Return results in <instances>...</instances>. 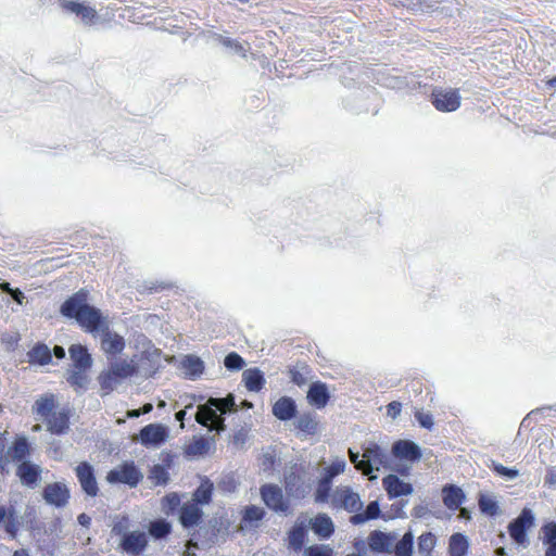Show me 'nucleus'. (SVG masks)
I'll list each match as a JSON object with an SVG mask.
<instances>
[{"label":"nucleus","mask_w":556,"mask_h":556,"mask_svg":"<svg viewBox=\"0 0 556 556\" xmlns=\"http://www.w3.org/2000/svg\"><path fill=\"white\" fill-rule=\"evenodd\" d=\"M260 495L264 504L273 511L288 516L290 502L285 497L281 488L274 483H265L260 488Z\"/></svg>","instance_id":"obj_5"},{"label":"nucleus","mask_w":556,"mask_h":556,"mask_svg":"<svg viewBox=\"0 0 556 556\" xmlns=\"http://www.w3.org/2000/svg\"><path fill=\"white\" fill-rule=\"evenodd\" d=\"M244 387L251 392H260L265 386V377L261 369L254 367L242 372Z\"/></svg>","instance_id":"obj_29"},{"label":"nucleus","mask_w":556,"mask_h":556,"mask_svg":"<svg viewBox=\"0 0 556 556\" xmlns=\"http://www.w3.org/2000/svg\"><path fill=\"white\" fill-rule=\"evenodd\" d=\"M271 413L278 420L289 421L296 417L298 406L292 397L285 395L274 403Z\"/></svg>","instance_id":"obj_21"},{"label":"nucleus","mask_w":556,"mask_h":556,"mask_svg":"<svg viewBox=\"0 0 556 556\" xmlns=\"http://www.w3.org/2000/svg\"><path fill=\"white\" fill-rule=\"evenodd\" d=\"M307 525L320 540H328L334 533V523L325 513H319L311 518Z\"/></svg>","instance_id":"obj_20"},{"label":"nucleus","mask_w":556,"mask_h":556,"mask_svg":"<svg viewBox=\"0 0 556 556\" xmlns=\"http://www.w3.org/2000/svg\"><path fill=\"white\" fill-rule=\"evenodd\" d=\"M332 481L329 480L328 477L321 476L318 480L316 491H315V502L316 503H326L330 496Z\"/></svg>","instance_id":"obj_44"},{"label":"nucleus","mask_w":556,"mask_h":556,"mask_svg":"<svg viewBox=\"0 0 556 556\" xmlns=\"http://www.w3.org/2000/svg\"><path fill=\"white\" fill-rule=\"evenodd\" d=\"M469 551V540L460 532H456L450 536L448 554L450 556H467Z\"/></svg>","instance_id":"obj_31"},{"label":"nucleus","mask_w":556,"mask_h":556,"mask_svg":"<svg viewBox=\"0 0 556 556\" xmlns=\"http://www.w3.org/2000/svg\"><path fill=\"white\" fill-rule=\"evenodd\" d=\"M148 546V538L143 531H131L119 541V548L128 555L138 556Z\"/></svg>","instance_id":"obj_11"},{"label":"nucleus","mask_w":556,"mask_h":556,"mask_svg":"<svg viewBox=\"0 0 556 556\" xmlns=\"http://www.w3.org/2000/svg\"><path fill=\"white\" fill-rule=\"evenodd\" d=\"M265 517V510L255 505H249L244 509L243 519L248 522H257Z\"/></svg>","instance_id":"obj_56"},{"label":"nucleus","mask_w":556,"mask_h":556,"mask_svg":"<svg viewBox=\"0 0 556 556\" xmlns=\"http://www.w3.org/2000/svg\"><path fill=\"white\" fill-rule=\"evenodd\" d=\"M415 418L420 425V427L425 429L431 430L434 425L433 417L430 413H424L418 410L415 413Z\"/></svg>","instance_id":"obj_60"},{"label":"nucleus","mask_w":556,"mask_h":556,"mask_svg":"<svg viewBox=\"0 0 556 556\" xmlns=\"http://www.w3.org/2000/svg\"><path fill=\"white\" fill-rule=\"evenodd\" d=\"M54 408H55V400H54V396L52 394H50V395L40 396L39 399H37L33 406V412L36 415H38L40 417V419H42V421H43L47 418H49L51 415L56 413L54 410Z\"/></svg>","instance_id":"obj_32"},{"label":"nucleus","mask_w":556,"mask_h":556,"mask_svg":"<svg viewBox=\"0 0 556 556\" xmlns=\"http://www.w3.org/2000/svg\"><path fill=\"white\" fill-rule=\"evenodd\" d=\"M74 369L89 370L92 366V357L83 344H72L68 349Z\"/></svg>","instance_id":"obj_26"},{"label":"nucleus","mask_w":556,"mask_h":556,"mask_svg":"<svg viewBox=\"0 0 556 556\" xmlns=\"http://www.w3.org/2000/svg\"><path fill=\"white\" fill-rule=\"evenodd\" d=\"M492 471H494L498 477H502L503 479L507 481L515 480L519 476V470L516 468L505 467L504 465L491 460L490 465L488 466Z\"/></svg>","instance_id":"obj_45"},{"label":"nucleus","mask_w":556,"mask_h":556,"mask_svg":"<svg viewBox=\"0 0 556 556\" xmlns=\"http://www.w3.org/2000/svg\"><path fill=\"white\" fill-rule=\"evenodd\" d=\"M155 485H166L169 481V473L165 466L154 465L148 477Z\"/></svg>","instance_id":"obj_46"},{"label":"nucleus","mask_w":556,"mask_h":556,"mask_svg":"<svg viewBox=\"0 0 556 556\" xmlns=\"http://www.w3.org/2000/svg\"><path fill=\"white\" fill-rule=\"evenodd\" d=\"M317 426L315 414L311 412L300 415L295 421V427L306 434H315Z\"/></svg>","instance_id":"obj_37"},{"label":"nucleus","mask_w":556,"mask_h":556,"mask_svg":"<svg viewBox=\"0 0 556 556\" xmlns=\"http://www.w3.org/2000/svg\"><path fill=\"white\" fill-rule=\"evenodd\" d=\"M181 367L190 379L200 377L204 370V362L195 355H186L181 361Z\"/></svg>","instance_id":"obj_33"},{"label":"nucleus","mask_w":556,"mask_h":556,"mask_svg":"<svg viewBox=\"0 0 556 556\" xmlns=\"http://www.w3.org/2000/svg\"><path fill=\"white\" fill-rule=\"evenodd\" d=\"M395 540L394 533L374 530L367 538L368 547L372 553L390 554Z\"/></svg>","instance_id":"obj_15"},{"label":"nucleus","mask_w":556,"mask_h":556,"mask_svg":"<svg viewBox=\"0 0 556 556\" xmlns=\"http://www.w3.org/2000/svg\"><path fill=\"white\" fill-rule=\"evenodd\" d=\"M465 498L464 491L455 484H446L442 489L443 503L451 510H457Z\"/></svg>","instance_id":"obj_27"},{"label":"nucleus","mask_w":556,"mask_h":556,"mask_svg":"<svg viewBox=\"0 0 556 556\" xmlns=\"http://www.w3.org/2000/svg\"><path fill=\"white\" fill-rule=\"evenodd\" d=\"M543 544L551 545L556 543V522L551 521L542 527Z\"/></svg>","instance_id":"obj_58"},{"label":"nucleus","mask_w":556,"mask_h":556,"mask_svg":"<svg viewBox=\"0 0 556 556\" xmlns=\"http://www.w3.org/2000/svg\"><path fill=\"white\" fill-rule=\"evenodd\" d=\"M364 475L370 476L375 470L381 467H390V457L388 451L374 441L365 442L362 445Z\"/></svg>","instance_id":"obj_3"},{"label":"nucleus","mask_w":556,"mask_h":556,"mask_svg":"<svg viewBox=\"0 0 556 556\" xmlns=\"http://www.w3.org/2000/svg\"><path fill=\"white\" fill-rule=\"evenodd\" d=\"M245 365L244 358L237 352L228 353L224 358V366L229 371L241 370Z\"/></svg>","instance_id":"obj_48"},{"label":"nucleus","mask_w":556,"mask_h":556,"mask_svg":"<svg viewBox=\"0 0 556 556\" xmlns=\"http://www.w3.org/2000/svg\"><path fill=\"white\" fill-rule=\"evenodd\" d=\"M16 476L22 484L34 486L40 479L41 468L29 460H24L17 466Z\"/></svg>","instance_id":"obj_25"},{"label":"nucleus","mask_w":556,"mask_h":556,"mask_svg":"<svg viewBox=\"0 0 556 556\" xmlns=\"http://www.w3.org/2000/svg\"><path fill=\"white\" fill-rule=\"evenodd\" d=\"M307 533V520L299 517L293 527L288 532L289 547L294 551H301L304 546Z\"/></svg>","instance_id":"obj_23"},{"label":"nucleus","mask_w":556,"mask_h":556,"mask_svg":"<svg viewBox=\"0 0 556 556\" xmlns=\"http://www.w3.org/2000/svg\"><path fill=\"white\" fill-rule=\"evenodd\" d=\"M77 324L93 336L100 334L103 330H108L110 326L101 309L92 305H89Z\"/></svg>","instance_id":"obj_9"},{"label":"nucleus","mask_w":556,"mask_h":556,"mask_svg":"<svg viewBox=\"0 0 556 556\" xmlns=\"http://www.w3.org/2000/svg\"><path fill=\"white\" fill-rule=\"evenodd\" d=\"M298 484H302L300 476L291 473L286 477V490L288 493L299 495Z\"/></svg>","instance_id":"obj_59"},{"label":"nucleus","mask_w":556,"mask_h":556,"mask_svg":"<svg viewBox=\"0 0 556 556\" xmlns=\"http://www.w3.org/2000/svg\"><path fill=\"white\" fill-rule=\"evenodd\" d=\"M98 380L101 389L106 393L113 391L115 387L121 383L119 379L115 377L110 369L108 371L101 372L98 377Z\"/></svg>","instance_id":"obj_49"},{"label":"nucleus","mask_w":556,"mask_h":556,"mask_svg":"<svg viewBox=\"0 0 556 556\" xmlns=\"http://www.w3.org/2000/svg\"><path fill=\"white\" fill-rule=\"evenodd\" d=\"M395 556H412L414 551V535L410 531L404 533L401 540L394 545L392 549Z\"/></svg>","instance_id":"obj_40"},{"label":"nucleus","mask_w":556,"mask_h":556,"mask_svg":"<svg viewBox=\"0 0 556 556\" xmlns=\"http://www.w3.org/2000/svg\"><path fill=\"white\" fill-rule=\"evenodd\" d=\"M333 503L344 508L349 513L357 514L363 508V502L357 493L351 488L345 486L338 490L333 495Z\"/></svg>","instance_id":"obj_16"},{"label":"nucleus","mask_w":556,"mask_h":556,"mask_svg":"<svg viewBox=\"0 0 556 556\" xmlns=\"http://www.w3.org/2000/svg\"><path fill=\"white\" fill-rule=\"evenodd\" d=\"M478 506L480 511L486 516L495 517L500 514L497 502L486 494H479Z\"/></svg>","instance_id":"obj_41"},{"label":"nucleus","mask_w":556,"mask_h":556,"mask_svg":"<svg viewBox=\"0 0 556 556\" xmlns=\"http://www.w3.org/2000/svg\"><path fill=\"white\" fill-rule=\"evenodd\" d=\"M74 471L81 491L89 497H96L99 493V485L94 467L89 462L84 460L74 468Z\"/></svg>","instance_id":"obj_7"},{"label":"nucleus","mask_w":556,"mask_h":556,"mask_svg":"<svg viewBox=\"0 0 556 556\" xmlns=\"http://www.w3.org/2000/svg\"><path fill=\"white\" fill-rule=\"evenodd\" d=\"M42 496L48 504L64 507L68 503L70 491L65 484L54 482L45 486Z\"/></svg>","instance_id":"obj_17"},{"label":"nucleus","mask_w":556,"mask_h":556,"mask_svg":"<svg viewBox=\"0 0 556 556\" xmlns=\"http://www.w3.org/2000/svg\"><path fill=\"white\" fill-rule=\"evenodd\" d=\"M346 463L343 459H336L333 460L324 472V477H328L329 480H333L334 477L342 473L345 469Z\"/></svg>","instance_id":"obj_57"},{"label":"nucleus","mask_w":556,"mask_h":556,"mask_svg":"<svg viewBox=\"0 0 556 556\" xmlns=\"http://www.w3.org/2000/svg\"><path fill=\"white\" fill-rule=\"evenodd\" d=\"M535 517L530 508H523L517 518L508 525L511 540L523 547L529 545L528 530L534 526Z\"/></svg>","instance_id":"obj_4"},{"label":"nucleus","mask_w":556,"mask_h":556,"mask_svg":"<svg viewBox=\"0 0 556 556\" xmlns=\"http://www.w3.org/2000/svg\"><path fill=\"white\" fill-rule=\"evenodd\" d=\"M168 437L169 429L162 424H149L139 431V442L146 447H160Z\"/></svg>","instance_id":"obj_8"},{"label":"nucleus","mask_w":556,"mask_h":556,"mask_svg":"<svg viewBox=\"0 0 556 556\" xmlns=\"http://www.w3.org/2000/svg\"><path fill=\"white\" fill-rule=\"evenodd\" d=\"M88 298L89 291L86 289H79L62 303L60 307V314L63 317L78 321L80 316L84 315L85 311L90 305L88 303Z\"/></svg>","instance_id":"obj_6"},{"label":"nucleus","mask_w":556,"mask_h":556,"mask_svg":"<svg viewBox=\"0 0 556 556\" xmlns=\"http://www.w3.org/2000/svg\"><path fill=\"white\" fill-rule=\"evenodd\" d=\"M70 410L62 408L43 420L47 431L54 435H64L70 431Z\"/></svg>","instance_id":"obj_19"},{"label":"nucleus","mask_w":556,"mask_h":556,"mask_svg":"<svg viewBox=\"0 0 556 556\" xmlns=\"http://www.w3.org/2000/svg\"><path fill=\"white\" fill-rule=\"evenodd\" d=\"M349 453V457H350V462L355 466V468L359 471H362L364 473V468H363V462H364V457H363V454L361 455L359 452L357 451H354L353 448H349L348 451Z\"/></svg>","instance_id":"obj_61"},{"label":"nucleus","mask_w":556,"mask_h":556,"mask_svg":"<svg viewBox=\"0 0 556 556\" xmlns=\"http://www.w3.org/2000/svg\"><path fill=\"white\" fill-rule=\"evenodd\" d=\"M172 532V525L166 519H156L150 523L149 533L155 540L166 539Z\"/></svg>","instance_id":"obj_39"},{"label":"nucleus","mask_w":556,"mask_h":556,"mask_svg":"<svg viewBox=\"0 0 556 556\" xmlns=\"http://www.w3.org/2000/svg\"><path fill=\"white\" fill-rule=\"evenodd\" d=\"M213 490V483L206 478L194 490L190 502L197 503L198 506L207 505L212 501Z\"/></svg>","instance_id":"obj_35"},{"label":"nucleus","mask_w":556,"mask_h":556,"mask_svg":"<svg viewBox=\"0 0 556 556\" xmlns=\"http://www.w3.org/2000/svg\"><path fill=\"white\" fill-rule=\"evenodd\" d=\"M208 448V442L204 438H199L187 446L186 453L191 456H199L206 454Z\"/></svg>","instance_id":"obj_52"},{"label":"nucleus","mask_w":556,"mask_h":556,"mask_svg":"<svg viewBox=\"0 0 556 556\" xmlns=\"http://www.w3.org/2000/svg\"><path fill=\"white\" fill-rule=\"evenodd\" d=\"M30 453V446L26 438L21 437L17 438L13 444L9 447L7 451V460L4 462V465L9 463V459L16 460V462H24L26 460V457Z\"/></svg>","instance_id":"obj_28"},{"label":"nucleus","mask_w":556,"mask_h":556,"mask_svg":"<svg viewBox=\"0 0 556 556\" xmlns=\"http://www.w3.org/2000/svg\"><path fill=\"white\" fill-rule=\"evenodd\" d=\"M105 479L110 484H125L134 489L142 481L143 473L134 460H125L108 471Z\"/></svg>","instance_id":"obj_2"},{"label":"nucleus","mask_w":556,"mask_h":556,"mask_svg":"<svg viewBox=\"0 0 556 556\" xmlns=\"http://www.w3.org/2000/svg\"><path fill=\"white\" fill-rule=\"evenodd\" d=\"M381 517V509L378 501H371L366 506L365 510H359L350 518V522L354 526L363 525L369 520H375Z\"/></svg>","instance_id":"obj_30"},{"label":"nucleus","mask_w":556,"mask_h":556,"mask_svg":"<svg viewBox=\"0 0 556 556\" xmlns=\"http://www.w3.org/2000/svg\"><path fill=\"white\" fill-rule=\"evenodd\" d=\"M87 371L88 370H79V369L70 370L67 374L66 380L72 387H74L76 389L85 390V389H87L88 383H89V378L86 374Z\"/></svg>","instance_id":"obj_43"},{"label":"nucleus","mask_w":556,"mask_h":556,"mask_svg":"<svg viewBox=\"0 0 556 556\" xmlns=\"http://www.w3.org/2000/svg\"><path fill=\"white\" fill-rule=\"evenodd\" d=\"M382 486L390 500L406 496L413 493V485L403 481L396 475L390 473L382 478Z\"/></svg>","instance_id":"obj_18"},{"label":"nucleus","mask_w":556,"mask_h":556,"mask_svg":"<svg viewBox=\"0 0 556 556\" xmlns=\"http://www.w3.org/2000/svg\"><path fill=\"white\" fill-rule=\"evenodd\" d=\"M545 484L549 486H556V470L555 469H548L545 478H544Z\"/></svg>","instance_id":"obj_64"},{"label":"nucleus","mask_w":556,"mask_h":556,"mask_svg":"<svg viewBox=\"0 0 556 556\" xmlns=\"http://www.w3.org/2000/svg\"><path fill=\"white\" fill-rule=\"evenodd\" d=\"M4 530L11 536L15 538L18 530V519L16 511L13 507L9 508L8 517L4 519Z\"/></svg>","instance_id":"obj_51"},{"label":"nucleus","mask_w":556,"mask_h":556,"mask_svg":"<svg viewBox=\"0 0 556 556\" xmlns=\"http://www.w3.org/2000/svg\"><path fill=\"white\" fill-rule=\"evenodd\" d=\"M100 336L101 348L106 354L116 355L122 353L125 349L124 338L116 332H112L110 326L108 330H103Z\"/></svg>","instance_id":"obj_24"},{"label":"nucleus","mask_w":556,"mask_h":556,"mask_svg":"<svg viewBox=\"0 0 556 556\" xmlns=\"http://www.w3.org/2000/svg\"><path fill=\"white\" fill-rule=\"evenodd\" d=\"M180 497L177 493H169L162 500V508L166 515H170L180 508Z\"/></svg>","instance_id":"obj_50"},{"label":"nucleus","mask_w":556,"mask_h":556,"mask_svg":"<svg viewBox=\"0 0 556 556\" xmlns=\"http://www.w3.org/2000/svg\"><path fill=\"white\" fill-rule=\"evenodd\" d=\"M460 96L456 89H434L431 103L440 112H454L460 106Z\"/></svg>","instance_id":"obj_10"},{"label":"nucleus","mask_w":556,"mask_h":556,"mask_svg":"<svg viewBox=\"0 0 556 556\" xmlns=\"http://www.w3.org/2000/svg\"><path fill=\"white\" fill-rule=\"evenodd\" d=\"M27 355L31 364L38 365H47L52 358L51 350L43 343L35 344Z\"/></svg>","instance_id":"obj_36"},{"label":"nucleus","mask_w":556,"mask_h":556,"mask_svg":"<svg viewBox=\"0 0 556 556\" xmlns=\"http://www.w3.org/2000/svg\"><path fill=\"white\" fill-rule=\"evenodd\" d=\"M248 438V430L244 428H241L237 430L232 435V442L236 445H242L245 443Z\"/></svg>","instance_id":"obj_63"},{"label":"nucleus","mask_w":556,"mask_h":556,"mask_svg":"<svg viewBox=\"0 0 556 556\" xmlns=\"http://www.w3.org/2000/svg\"><path fill=\"white\" fill-rule=\"evenodd\" d=\"M60 8L71 14H75L86 25L94 23L97 18V11L83 2L74 0H59Z\"/></svg>","instance_id":"obj_13"},{"label":"nucleus","mask_w":556,"mask_h":556,"mask_svg":"<svg viewBox=\"0 0 556 556\" xmlns=\"http://www.w3.org/2000/svg\"><path fill=\"white\" fill-rule=\"evenodd\" d=\"M304 556H334L333 549L326 544H313L304 548Z\"/></svg>","instance_id":"obj_53"},{"label":"nucleus","mask_w":556,"mask_h":556,"mask_svg":"<svg viewBox=\"0 0 556 556\" xmlns=\"http://www.w3.org/2000/svg\"><path fill=\"white\" fill-rule=\"evenodd\" d=\"M288 374L291 382L299 387H302L307 382L309 368L305 363H298L295 366L289 367Z\"/></svg>","instance_id":"obj_38"},{"label":"nucleus","mask_w":556,"mask_h":556,"mask_svg":"<svg viewBox=\"0 0 556 556\" xmlns=\"http://www.w3.org/2000/svg\"><path fill=\"white\" fill-rule=\"evenodd\" d=\"M237 412L236 396L229 393L225 397L211 396L205 403L199 404L194 418L199 425L207 428L208 432L219 434L227 429L225 416Z\"/></svg>","instance_id":"obj_1"},{"label":"nucleus","mask_w":556,"mask_h":556,"mask_svg":"<svg viewBox=\"0 0 556 556\" xmlns=\"http://www.w3.org/2000/svg\"><path fill=\"white\" fill-rule=\"evenodd\" d=\"M48 454L54 460H62L65 456V448L62 442L58 439H51L48 442Z\"/></svg>","instance_id":"obj_54"},{"label":"nucleus","mask_w":556,"mask_h":556,"mask_svg":"<svg viewBox=\"0 0 556 556\" xmlns=\"http://www.w3.org/2000/svg\"><path fill=\"white\" fill-rule=\"evenodd\" d=\"M204 513L197 503L186 502L178 510V520L186 530L198 527L203 520Z\"/></svg>","instance_id":"obj_12"},{"label":"nucleus","mask_w":556,"mask_h":556,"mask_svg":"<svg viewBox=\"0 0 556 556\" xmlns=\"http://www.w3.org/2000/svg\"><path fill=\"white\" fill-rule=\"evenodd\" d=\"M437 543V538L432 532H425L418 538V553L421 556H431V552Z\"/></svg>","instance_id":"obj_42"},{"label":"nucleus","mask_w":556,"mask_h":556,"mask_svg":"<svg viewBox=\"0 0 556 556\" xmlns=\"http://www.w3.org/2000/svg\"><path fill=\"white\" fill-rule=\"evenodd\" d=\"M109 368L112 374L119 379L121 382L136 375L138 370L136 364L127 362L126 359L112 362Z\"/></svg>","instance_id":"obj_34"},{"label":"nucleus","mask_w":556,"mask_h":556,"mask_svg":"<svg viewBox=\"0 0 556 556\" xmlns=\"http://www.w3.org/2000/svg\"><path fill=\"white\" fill-rule=\"evenodd\" d=\"M215 40L220 43L222 46L231 49L236 54H239L243 58L247 56V50L237 40L231 39L229 37H224L223 35L215 34L214 35Z\"/></svg>","instance_id":"obj_47"},{"label":"nucleus","mask_w":556,"mask_h":556,"mask_svg":"<svg viewBox=\"0 0 556 556\" xmlns=\"http://www.w3.org/2000/svg\"><path fill=\"white\" fill-rule=\"evenodd\" d=\"M129 526H130V520H129L128 516L125 515L119 518H116V520L114 521L113 527H112V533L114 535L121 536V539H122L127 533L131 532V531H128Z\"/></svg>","instance_id":"obj_55"},{"label":"nucleus","mask_w":556,"mask_h":556,"mask_svg":"<svg viewBox=\"0 0 556 556\" xmlns=\"http://www.w3.org/2000/svg\"><path fill=\"white\" fill-rule=\"evenodd\" d=\"M391 453L395 458L410 463L418 462L421 456V448L410 440H397L392 444Z\"/></svg>","instance_id":"obj_14"},{"label":"nucleus","mask_w":556,"mask_h":556,"mask_svg":"<svg viewBox=\"0 0 556 556\" xmlns=\"http://www.w3.org/2000/svg\"><path fill=\"white\" fill-rule=\"evenodd\" d=\"M402 410V404L396 401H392L387 405V415L396 418Z\"/></svg>","instance_id":"obj_62"},{"label":"nucleus","mask_w":556,"mask_h":556,"mask_svg":"<svg viewBox=\"0 0 556 556\" xmlns=\"http://www.w3.org/2000/svg\"><path fill=\"white\" fill-rule=\"evenodd\" d=\"M306 399L312 406L318 409L324 408L330 400L327 384L321 381L312 382L308 387Z\"/></svg>","instance_id":"obj_22"}]
</instances>
